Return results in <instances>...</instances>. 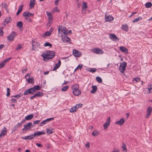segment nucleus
I'll use <instances>...</instances> for the list:
<instances>
[{"mask_svg": "<svg viewBox=\"0 0 152 152\" xmlns=\"http://www.w3.org/2000/svg\"><path fill=\"white\" fill-rule=\"evenodd\" d=\"M55 55V53L53 51L47 50L43 53L42 56L44 58V60L47 59L48 60L49 59L53 58Z\"/></svg>", "mask_w": 152, "mask_h": 152, "instance_id": "nucleus-1", "label": "nucleus"}, {"mask_svg": "<svg viewBox=\"0 0 152 152\" xmlns=\"http://www.w3.org/2000/svg\"><path fill=\"white\" fill-rule=\"evenodd\" d=\"M79 86L77 84H76L73 86L72 88L73 90V94L75 96H78L81 94V92L80 90L78 89Z\"/></svg>", "mask_w": 152, "mask_h": 152, "instance_id": "nucleus-2", "label": "nucleus"}, {"mask_svg": "<svg viewBox=\"0 0 152 152\" xmlns=\"http://www.w3.org/2000/svg\"><path fill=\"white\" fill-rule=\"evenodd\" d=\"M58 31L59 33L58 34L59 36L60 35V33H61L64 34L65 35L64 37V38H69V37H68V30H66V27H64L63 28H60V27L58 29Z\"/></svg>", "mask_w": 152, "mask_h": 152, "instance_id": "nucleus-3", "label": "nucleus"}, {"mask_svg": "<svg viewBox=\"0 0 152 152\" xmlns=\"http://www.w3.org/2000/svg\"><path fill=\"white\" fill-rule=\"evenodd\" d=\"M126 63L124 61H123L121 63L119 67V70L122 73H124L126 69Z\"/></svg>", "mask_w": 152, "mask_h": 152, "instance_id": "nucleus-4", "label": "nucleus"}, {"mask_svg": "<svg viewBox=\"0 0 152 152\" xmlns=\"http://www.w3.org/2000/svg\"><path fill=\"white\" fill-rule=\"evenodd\" d=\"M34 126H35L34 125H32V124L31 122H29L27 124L24 125V128L22 129V130L24 131V130L29 129L33 127H34Z\"/></svg>", "mask_w": 152, "mask_h": 152, "instance_id": "nucleus-5", "label": "nucleus"}, {"mask_svg": "<svg viewBox=\"0 0 152 152\" xmlns=\"http://www.w3.org/2000/svg\"><path fill=\"white\" fill-rule=\"evenodd\" d=\"M31 75L30 73L29 74L28 73L27 75L25 76V78L27 79V77H28V79H27V80L28 81V83H31L32 84H33L34 83V78L32 77L31 78H30V75Z\"/></svg>", "mask_w": 152, "mask_h": 152, "instance_id": "nucleus-6", "label": "nucleus"}, {"mask_svg": "<svg viewBox=\"0 0 152 152\" xmlns=\"http://www.w3.org/2000/svg\"><path fill=\"white\" fill-rule=\"evenodd\" d=\"M91 50L92 52L97 54H102L104 53L102 50L99 48H94Z\"/></svg>", "mask_w": 152, "mask_h": 152, "instance_id": "nucleus-7", "label": "nucleus"}, {"mask_svg": "<svg viewBox=\"0 0 152 152\" xmlns=\"http://www.w3.org/2000/svg\"><path fill=\"white\" fill-rule=\"evenodd\" d=\"M110 117H109L106 120V123H104L103 125V126L104 129H107V128L110 126Z\"/></svg>", "mask_w": 152, "mask_h": 152, "instance_id": "nucleus-8", "label": "nucleus"}, {"mask_svg": "<svg viewBox=\"0 0 152 152\" xmlns=\"http://www.w3.org/2000/svg\"><path fill=\"white\" fill-rule=\"evenodd\" d=\"M73 54L76 57H80L82 55V53L80 52L75 49L73 50Z\"/></svg>", "mask_w": 152, "mask_h": 152, "instance_id": "nucleus-9", "label": "nucleus"}, {"mask_svg": "<svg viewBox=\"0 0 152 152\" xmlns=\"http://www.w3.org/2000/svg\"><path fill=\"white\" fill-rule=\"evenodd\" d=\"M34 92L33 91V88H31L25 91L23 93L24 95H27L29 94H33Z\"/></svg>", "mask_w": 152, "mask_h": 152, "instance_id": "nucleus-10", "label": "nucleus"}, {"mask_svg": "<svg viewBox=\"0 0 152 152\" xmlns=\"http://www.w3.org/2000/svg\"><path fill=\"white\" fill-rule=\"evenodd\" d=\"M152 110V107H149L147 109L146 114L145 116L146 118H148L150 115Z\"/></svg>", "mask_w": 152, "mask_h": 152, "instance_id": "nucleus-11", "label": "nucleus"}, {"mask_svg": "<svg viewBox=\"0 0 152 152\" xmlns=\"http://www.w3.org/2000/svg\"><path fill=\"white\" fill-rule=\"evenodd\" d=\"M119 49L120 51L123 53H125L126 54L129 53L128 49L124 46H121L119 47Z\"/></svg>", "mask_w": 152, "mask_h": 152, "instance_id": "nucleus-12", "label": "nucleus"}, {"mask_svg": "<svg viewBox=\"0 0 152 152\" xmlns=\"http://www.w3.org/2000/svg\"><path fill=\"white\" fill-rule=\"evenodd\" d=\"M45 132L43 131H37V132H35L34 134H33V138L34 137H36V136H39L42 134H45Z\"/></svg>", "mask_w": 152, "mask_h": 152, "instance_id": "nucleus-13", "label": "nucleus"}, {"mask_svg": "<svg viewBox=\"0 0 152 152\" xmlns=\"http://www.w3.org/2000/svg\"><path fill=\"white\" fill-rule=\"evenodd\" d=\"M124 119L123 118H122L120 119L119 121H116L115 123V124H118L120 126H122L124 124Z\"/></svg>", "mask_w": 152, "mask_h": 152, "instance_id": "nucleus-14", "label": "nucleus"}, {"mask_svg": "<svg viewBox=\"0 0 152 152\" xmlns=\"http://www.w3.org/2000/svg\"><path fill=\"white\" fill-rule=\"evenodd\" d=\"M105 20L106 22H109L113 20V17L111 15L107 16L106 15L105 16Z\"/></svg>", "mask_w": 152, "mask_h": 152, "instance_id": "nucleus-15", "label": "nucleus"}, {"mask_svg": "<svg viewBox=\"0 0 152 152\" xmlns=\"http://www.w3.org/2000/svg\"><path fill=\"white\" fill-rule=\"evenodd\" d=\"M83 5L82 12V13H83L85 12V10L88 8V6L87 3L85 2H83Z\"/></svg>", "mask_w": 152, "mask_h": 152, "instance_id": "nucleus-16", "label": "nucleus"}, {"mask_svg": "<svg viewBox=\"0 0 152 152\" xmlns=\"http://www.w3.org/2000/svg\"><path fill=\"white\" fill-rule=\"evenodd\" d=\"M34 15V13H30L28 12V11H26L24 12L23 14V17L28 16L31 17L32 16Z\"/></svg>", "mask_w": 152, "mask_h": 152, "instance_id": "nucleus-17", "label": "nucleus"}, {"mask_svg": "<svg viewBox=\"0 0 152 152\" xmlns=\"http://www.w3.org/2000/svg\"><path fill=\"white\" fill-rule=\"evenodd\" d=\"M7 133V129L4 127L2 130L0 134V137H4Z\"/></svg>", "mask_w": 152, "mask_h": 152, "instance_id": "nucleus-18", "label": "nucleus"}, {"mask_svg": "<svg viewBox=\"0 0 152 152\" xmlns=\"http://www.w3.org/2000/svg\"><path fill=\"white\" fill-rule=\"evenodd\" d=\"M61 65V61L60 60H59L58 63L55 64V66L53 69V71H55L58 69L60 66Z\"/></svg>", "mask_w": 152, "mask_h": 152, "instance_id": "nucleus-19", "label": "nucleus"}, {"mask_svg": "<svg viewBox=\"0 0 152 152\" xmlns=\"http://www.w3.org/2000/svg\"><path fill=\"white\" fill-rule=\"evenodd\" d=\"M12 19L11 18V17H9L6 18L4 20V22H5L6 23H4V25H5L7 24L8 23L12 21Z\"/></svg>", "mask_w": 152, "mask_h": 152, "instance_id": "nucleus-20", "label": "nucleus"}, {"mask_svg": "<svg viewBox=\"0 0 152 152\" xmlns=\"http://www.w3.org/2000/svg\"><path fill=\"white\" fill-rule=\"evenodd\" d=\"M35 3V0H30L29 4V7L30 9H31L34 7Z\"/></svg>", "mask_w": 152, "mask_h": 152, "instance_id": "nucleus-21", "label": "nucleus"}, {"mask_svg": "<svg viewBox=\"0 0 152 152\" xmlns=\"http://www.w3.org/2000/svg\"><path fill=\"white\" fill-rule=\"evenodd\" d=\"M17 35L16 33L15 32H12L7 37V38H14Z\"/></svg>", "mask_w": 152, "mask_h": 152, "instance_id": "nucleus-22", "label": "nucleus"}, {"mask_svg": "<svg viewBox=\"0 0 152 152\" xmlns=\"http://www.w3.org/2000/svg\"><path fill=\"white\" fill-rule=\"evenodd\" d=\"M23 6V4H21L19 6L18 11H17V12L16 13L17 16L19 14L22 12Z\"/></svg>", "mask_w": 152, "mask_h": 152, "instance_id": "nucleus-23", "label": "nucleus"}, {"mask_svg": "<svg viewBox=\"0 0 152 152\" xmlns=\"http://www.w3.org/2000/svg\"><path fill=\"white\" fill-rule=\"evenodd\" d=\"M33 88V91L34 92H35L37 91L40 89L41 88L39 86H34L33 87H31Z\"/></svg>", "mask_w": 152, "mask_h": 152, "instance_id": "nucleus-24", "label": "nucleus"}, {"mask_svg": "<svg viewBox=\"0 0 152 152\" xmlns=\"http://www.w3.org/2000/svg\"><path fill=\"white\" fill-rule=\"evenodd\" d=\"M21 138L24 140H31L33 138V134H31L26 137H22Z\"/></svg>", "mask_w": 152, "mask_h": 152, "instance_id": "nucleus-25", "label": "nucleus"}, {"mask_svg": "<svg viewBox=\"0 0 152 152\" xmlns=\"http://www.w3.org/2000/svg\"><path fill=\"white\" fill-rule=\"evenodd\" d=\"M92 90L91 91V94H94L95 93L97 90V87L96 86H92Z\"/></svg>", "mask_w": 152, "mask_h": 152, "instance_id": "nucleus-26", "label": "nucleus"}, {"mask_svg": "<svg viewBox=\"0 0 152 152\" xmlns=\"http://www.w3.org/2000/svg\"><path fill=\"white\" fill-rule=\"evenodd\" d=\"M121 28L125 31H128V27L127 25H122L121 26Z\"/></svg>", "mask_w": 152, "mask_h": 152, "instance_id": "nucleus-27", "label": "nucleus"}, {"mask_svg": "<svg viewBox=\"0 0 152 152\" xmlns=\"http://www.w3.org/2000/svg\"><path fill=\"white\" fill-rule=\"evenodd\" d=\"M32 46H34L35 47H38L40 45L37 42L35 41H34L32 40Z\"/></svg>", "mask_w": 152, "mask_h": 152, "instance_id": "nucleus-28", "label": "nucleus"}, {"mask_svg": "<svg viewBox=\"0 0 152 152\" xmlns=\"http://www.w3.org/2000/svg\"><path fill=\"white\" fill-rule=\"evenodd\" d=\"M33 115L32 114L29 115L25 118V119L26 120H31L33 117Z\"/></svg>", "mask_w": 152, "mask_h": 152, "instance_id": "nucleus-29", "label": "nucleus"}, {"mask_svg": "<svg viewBox=\"0 0 152 152\" xmlns=\"http://www.w3.org/2000/svg\"><path fill=\"white\" fill-rule=\"evenodd\" d=\"M35 94L36 95V97H40L43 95V93L42 92L39 91Z\"/></svg>", "mask_w": 152, "mask_h": 152, "instance_id": "nucleus-30", "label": "nucleus"}, {"mask_svg": "<svg viewBox=\"0 0 152 152\" xmlns=\"http://www.w3.org/2000/svg\"><path fill=\"white\" fill-rule=\"evenodd\" d=\"M62 39L63 42L64 43L69 42L70 43H71V42H70L71 41L70 39Z\"/></svg>", "mask_w": 152, "mask_h": 152, "instance_id": "nucleus-31", "label": "nucleus"}, {"mask_svg": "<svg viewBox=\"0 0 152 152\" xmlns=\"http://www.w3.org/2000/svg\"><path fill=\"white\" fill-rule=\"evenodd\" d=\"M77 110V108L75 106H74L72 107L71 108L69 111L71 113H74Z\"/></svg>", "mask_w": 152, "mask_h": 152, "instance_id": "nucleus-32", "label": "nucleus"}, {"mask_svg": "<svg viewBox=\"0 0 152 152\" xmlns=\"http://www.w3.org/2000/svg\"><path fill=\"white\" fill-rule=\"evenodd\" d=\"M48 18V19H53V17L52 14L50 12H46Z\"/></svg>", "mask_w": 152, "mask_h": 152, "instance_id": "nucleus-33", "label": "nucleus"}, {"mask_svg": "<svg viewBox=\"0 0 152 152\" xmlns=\"http://www.w3.org/2000/svg\"><path fill=\"white\" fill-rule=\"evenodd\" d=\"M140 81V78L137 77H136L135 78H133V79L132 80V81L134 83H136L137 82H138Z\"/></svg>", "mask_w": 152, "mask_h": 152, "instance_id": "nucleus-34", "label": "nucleus"}, {"mask_svg": "<svg viewBox=\"0 0 152 152\" xmlns=\"http://www.w3.org/2000/svg\"><path fill=\"white\" fill-rule=\"evenodd\" d=\"M48 122L47 121V119L46 120L42 121L39 124L40 126H42L43 125H45V124H47Z\"/></svg>", "mask_w": 152, "mask_h": 152, "instance_id": "nucleus-35", "label": "nucleus"}, {"mask_svg": "<svg viewBox=\"0 0 152 152\" xmlns=\"http://www.w3.org/2000/svg\"><path fill=\"white\" fill-rule=\"evenodd\" d=\"M145 6L147 8H149L151 7L152 6V4L151 2H149L146 3Z\"/></svg>", "mask_w": 152, "mask_h": 152, "instance_id": "nucleus-36", "label": "nucleus"}, {"mask_svg": "<svg viewBox=\"0 0 152 152\" xmlns=\"http://www.w3.org/2000/svg\"><path fill=\"white\" fill-rule=\"evenodd\" d=\"M23 23L21 21H19L18 22L17 24V26L18 27H19V28H21L23 27Z\"/></svg>", "mask_w": 152, "mask_h": 152, "instance_id": "nucleus-37", "label": "nucleus"}, {"mask_svg": "<svg viewBox=\"0 0 152 152\" xmlns=\"http://www.w3.org/2000/svg\"><path fill=\"white\" fill-rule=\"evenodd\" d=\"M22 95L23 94H22L20 93L19 94H17L16 95L13 96H11V97L16 98L17 99H18L19 97L22 96Z\"/></svg>", "mask_w": 152, "mask_h": 152, "instance_id": "nucleus-38", "label": "nucleus"}, {"mask_svg": "<svg viewBox=\"0 0 152 152\" xmlns=\"http://www.w3.org/2000/svg\"><path fill=\"white\" fill-rule=\"evenodd\" d=\"M122 148L123 149V151H125L126 152L127 151V149L126 147V145L124 143L123 144V145L122 146Z\"/></svg>", "mask_w": 152, "mask_h": 152, "instance_id": "nucleus-39", "label": "nucleus"}, {"mask_svg": "<svg viewBox=\"0 0 152 152\" xmlns=\"http://www.w3.org/2000/svg\"><path fill=\"white\" fill-rule=\"evenodd\" d=\"M10 89L9 88H7V93L6 96L7 97H9L10 95Z\"/></svg>", "mask_w": 152, "mask_h": 152, "instance_id": "nucleus-40", "label": "nucleus"}, {"mask_svg": "<svg viewBox=\"0 0 152 152\" xmlns=\"http://www.w3.org/2000/svg\"><path fill=\"white\" fill-rule=\"evenodd\" d=\"M99 134V133L96 130L94 131L92 133V135L94 136H96Z\"/></svg>", "mask_w": 152, "mask_h": 152, "instance_id": "nucleus-41", "label": "nucleus"}, {"mask_svg": "<svg viewBox=\"0 0 152 152\" xmlns=\"http://www.w3.org/2000/svg\"><path fill=\"white\" fill-rule=\"evenodd\" d=\"M96 79L98 82L99 83H101L102 81V78L99 77H96Z\"/></svg>", "mask_w": 152, "mask_h": 152, "instance_id": "nucleus-42", "label": "nucleus"}, {"mask_svg": "<svg viewBox=\"0 0 152 152\" xmlns=\"http://www.w3.org/2000/svg\"><path fill=\"white\" fill-rule=\"evenodd\" d=\"M47 133L48 134H52L53 132V131L51 129H47Z\"/></svg>", "mask_w": 152, "mask_h": 152, "instance_id": "nucleus-43", "label": "nucleus"}, {"mask_svg": "<svg viewBox=\"0 0 152 152\" xmlns=\"http://www.w3.org/2000/svg\"><path fill=\"white\" fill-rule=\"evenodd\" d=\"M50 36V34H49L48 32L47 31L44 33L43 34L42 36L44 37H49Z\"/></svg>", "mask_w": 152, "mask_h": 152, "instance_id": "nucleus-44", "label": "nucleus"}, {"mask_svg": "<svg viewBox=\"0 0 152 152\" xmlns=\"http://www.w3.org/2000/svg\"><path fill=\"white\" fill-rule=\"evenodd\" d=\"M109 38H117L114 34H109Z\"/></svg>", "mask_w": 152, "mask_h": 152, "instance_id": "nucleus-45", "label": "nucleus"}, {"mask_svg": "<svg viewBox=\"0 0 152 152\" xmlns=\"http://www.w3.org/2000/svg\"><path fill=\"white\" fill-rule=\"evenodd\" d=\"M44 46L45 47L49 46L51 47L52 46V45L51 44L48 42H46L44 44Z\"/></svg>", "mask_w": 152, "mask_h": 152, "instance_id": "nucleus-46", "label": "nucleus"}, {"mask_svg": "<svg viewBox=\"0 0 152 152\" xmlns=\"http://www.w3.org/2000/svg\"><path fill=\"white\" fill-rule=\"evenodd\" d=\"M12 57H10L8 58H6L3 61V62L4 64L6 63L8 61H9L11 59Z\"/></svg>", "mask_w": 152, "mask_h": 152, "instance_id": "nucleus-47", "label": "nucleus"}, {"mask_svg": "<svg viewBox=\"0 0 152 152\" xmlns=\"http://www.w3.org/2000/svg\"><path fill=\"white\" fill-rule=\"evenodd\" d=\"M96 69L95 68H90L88 70V71L90 72H92L93 73L94 72H96Z\"/></svg>", "mask_w": 152, "mask_h": 152, "instance_id": "nucleus-48", "label": "nucleus"}, {"mask_svg": "<svg viewBox=\"0 0 152 152\" xmlns=\"http://www.w3.org/2000/svg\"><path fill=\"white\" fill-rule=\"evenodd\" d=\"M3 6V7L7 11V12H8V8H7V4L5 3H4L2 4Z\"/></svg>", "mask_w": 152, "mask_h": 152, "instance_id": "nucleus-49", "label": "nucleus"}, {"mask_svg": "<svg viewBox=\"0 0 152 152\" xmlns=\"http://www.w3.org/2000/svg\"><path fill=\"white\" fill-rule=\"evenodd\" d=\"M82 105L83 104H76L75 106L76 107L77 110L78 108L81 107Z\"/></svg>", "mask_w": 152, "mask_h": 152, "instance_id": "nucleus-50", "label": "nucleus"}, {"mask_svg": "<svg viewBox=\"0 0 152 152\" xmlns=\"http://www.w3.org/2000/svg\"><path fill=\"white\" fill-rule=\"evenodd\" d=\"M68 87H69L68 86H65V87H63L62 88L61 90L62 91H66L67 90Z\"/></svg>", "mask_w": 152, "mask_h": 152, "instance_id": "nucleus-51", "label": "nucleus"}, {"mask_svg": "<svg viewBox=\"0 0 152 152\" xmlns=\"http://www.w3.org/2000/svg\"><path fill=\"white\" fill-rule=\"evenodd\" d=\"M22 48L21 45L18 44L17 47L15 48V50H18Z\"/></svg>", "mask_w": 152, "mask_h": 152, "instance_id": "nucleus-52", "label": "nucleus"}, {"mask_svg": "<svg viewBox=\"0 0 152 152\" xmlns=\"http://www.w3.org/2000/svg\"><path fill=\"white\" fill-rule=\"evenodd\" d=\"M53 20V19H48V24H51L52 23ZM50 26V25H49V26Z\"/></svg>", "mask_w": 152, "mask_h": 152, "instance_id": "nucleus-53", "label": "nucleus"}, {"mask_svg": "<svg viewBox=\"0 0 152 152\" xmlns=\"http://www.w3.org/2000/svg\"><path fill=\"white\" fill-rule=\"evenodd\" d=\"M3 33L4 32L3 31V28L2 27H0V36H2Z\"/></svg>", "mask_w": 152, "mask_h": 152, "instance_id": "nucleus-54", "label": "nucleus"}, {"mask_svg": "<svg viewBox=\"0 0 152 152\" xmlns=\"http://www.w3.org/2000/svg\"><path fill=\"white\" fill-rule=\"evenodd\" d=\"M40 122V121L39 120L34 121L33 122V124H39Z\"/></svg>", "mask_w": 152, "mask_h": 152, "instance_id": "nucleus-55", "label": "nucleus"}, {"mask_svg": "<svg viewBox=\"0 0 152 152\" xmlns=\"http://www.w3.org/2000/svg\"><path fill=\"white\" fill-rule=\"evenodd\" d=\"M83 66V65L82 64H79L77 67L78 68V69H80L81 70L82 67Z\"/></svg>", "mask_w": 152, "mask_h": 152, "instance_id": "nucleus-56", "label": "nucleus"}, {"mask_svg": "<svg viewBox=\"0 0 152 152\" xmlns=\"http://www.w3.org/2000/svg\"><path fill=\"white\" fill-rule=\"evenodd\" d=\"M53 30V29L52 28H51L49 30V31H48V32L49 34H50V35H51V33L52 32Z\"/></svg>", "mask_w": 152, "mask_h": 152, "instance_id": "nucleus-57", "label": "nucleus"}, {"mask_svg": "<svg viewBox=\"0 0 152 152\" xmlns=\"http://www.w3.org/2000/svg\"><path fill=\"white\" fill-rule=\"evenodd\" d=\"M5 64H4L3 62L2 63H0V69L3 67Z\"/></svg>", "mask_w": 152, "mask_h": 152, "instance_id": "nucleus-58", "label": "nucleus"}, {"mask_svg": "<svg viewBox=\"0 0 152 152\" xmlns=\"http://www.w3.org/2000/svg\"><path fill=\"white\" fill-rule=\"evenodd\" d=\"M53 10L54 12H59V10L58 9L57 7H56L53 9Z\"/></svg>", "mask_w": 152, "mask_h": 152, "instance_id": "nucleus-59", "label": "nucleus"}, {"mask_svg": "<svg viewBox=\"0 0 152 152\" xmlns=\"http://www.w3.org/2000/svg\"><path fill=\"white\" fill-rule=\"evenodd\" d=\"M85 147H86L87 148H89L90 147V143L88 142L85 145Z\"/></svg>", "mask_w": 152, "mask_h": 152, "instance_id": "nucleus-60", "label": "nucleus"}, {"mask_svg": "<svg viewBox=\"0 0 152 152\" xmlns=\"http://www.w3.org/2000/svg\"><path fill=\"white\" fill-rule=\"evenodd\" d=\"M11 101L12 103H15L17 102V100L15 99H11Z\"/></svg>", "mask_w": 152, "mask_h": 152, "instance_id": "nucleus-61", "label": "nucleus"}, {"mask_svg": "<svg viewBox=\"0 0 152 152\" xmlns=\"http://www.w3.org/2000/svg\"><path fill=\"white\" fill-rule=\"evenodd\" d=\"M54 118H48V119H47V121L48 122L49 121H52L53 120Z\"/></svg>", "mask_w": 152, "mask_h": 152, "instance_id": "nucleus-62", "label": "nucleus"}, {"mask_svg": "<svg viewBox=\"0 0 152 152\" xmlns=\"http://www.w3.org/2000/svg\"><path fill=\"white\" fill-rule=\"evenodd\" d=\"M36 145L38 147H42V144H40V143H36Z\"/></svg>", "mask_w": 152, "mask_h": 152, "instance_id": "nucleus-63", "label": "nucleus"}, {"mask_svg": "<svg viewBox=\"0 0 152 152\" xmlns=\"http://www.w3.org/2000/svg\"><path fill=\"white\" fill-rule=\"evenodd\" d=\"M72 34V31L71 30H69V31H68V36L69 35H70V34Z\"/></svg>", "mask_w": 152, "mask_h": 152, "instance_id": "nucleus-64", "label": "nucleus"}]
</instances>
